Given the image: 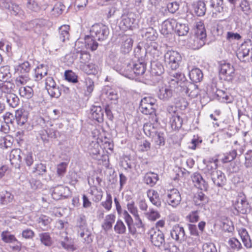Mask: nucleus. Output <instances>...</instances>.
<instances>
[{"label":"nucleus","instance_id":"09e8293b","mask_svg":"<svg viewBox=\"0 0 252 252\" xmlns=\"http://www.w3.org/2000/svg\"><path fill=\"white\" fill-rule=\"evenodd\" d=\"M160 47L158 44L154 41H152L150 43L149 46L147 49V51L154 56L158 57L160 54L159 49Z\"/></svg>","mask_w":252,"mask_h":252},{"label":"nucleus","instance_id":"4d7b16f0","mask_svg":"<svg viewBox=\"0 0 252 252\" xmlns=\"http://www.w3.org/2000/svg\"><path fill=\"white\" fill-rule=\"evenodd\" d=\"M65 78L70 82L76 83L78 82V76L71 70H66L64 72Z\"/></svg>","mask_w":252,"mask_h":252},{"label":"nucleus","instance_id":"4468645a","mask_svg":"<svg viewBox=\"0 0 252 252\" xmlns=\"http://www.w3.org/2000/svg\"><path fill=\"white\" fill-rule=\"evenodd\" d=\"M218 159H212L208 161L203 160V163L206 166L203 168V171L207 176H211L213 174L218 171Z\"/></svg>","mask_w":252,"mask_h":252},{"label":"nucleus","instance_id":"ddd939ff","mask_svg":"<svg viewBox=\"0 0 252 252\" xmlns=\"http://www.w3.org/2000/svg\"><path fill=\"white\" fill-rule=\"evenodd\" d=\"M170 235L173 239L180 243L186 239L184 228L179 224L173 226L170 231Z\"/></svg>","mask_w":252,"mask_h":252},{"label":"nucleus","instance_id":"3c124183","mask_svg":"<svg viewBox=\"0 0 252 252\" xmlns=\"http://www.w3.org/2000/svg\"><path fill=\"white\" fill-rule=\"evenodd\" d=\"M40 241L42 244L46 246H50L52 244V239L48 233L44 232L39 234Z\"/></svg>","mask_w":252,"mask_h":252},{"label":"nucleus","instance_id":"0e129e2a","mask_svg":"<svg viewBox=\"0 0 252 252\" xmlns=\"http://www.w3.org/2000/svg\"><path fill=\"white\" fill-rule=\"evenodd\" d=\"M241 36L238 33L232 32H228L226 34V39L229 42H233L235 40H239L241 38Z\"/></svg>","mask_w":252,"mask_h":252},{"label":"nucleus","instance_id":"13d9d810","mask_svg":"<svg viewBox=\"0 0 252 252\" xmlns=\"http://www.w3.org/2000/svg\"><path fill=\"white\" fill-rule=\"evenodd\" d=\"M211 6L218 12H221L223 10V0H211Z\"/></svg>","mask_w":252,"mask_h":252},{"label":"nucleus","instance_id":"69168bd1","mask_svg":"<svg viewBox=\"0 0 252 252\" xmlns=\"http://www.w3.org/2000/svg\"><path fill=\"white\" fill-rule=\"evenodd\" d=\"M46 171V165L41 163L36 164L32 170V172H36L39 175H43Z\"/></svg>","mask_w":252,"mask_h":252},{"label":"nucleus","instance_id":"39448f33","mask_svg":"<svg viewBox=\"0 0 252 252\" xmlns=\"http://www.w3.org/2000/svg\"><path fill=\"white\" fill-rule=\"evenodd\" d=\"M165 62L167 67L172 70L177 69L180 66L182 57L177 51H168L164 55Z\"/></svg>","mask_w":252,"mask_h":252},{"label":"nucleus","instance_id":"423d86ee","mask_svg":"<svg viewBox=\"0 0 252 252\" xmlns=\"http://www.w3.org/2000/svg\"><path fill=\"white\" fill-rule=\"evenodd\" d=\"M91 35L99 41L105 40L109 34V30L107 26L102 24H95L94 25L90 31Z\"/></svg>","mask_w":252,"mask_h":252},{"label":"nucleus","instance_id":"bb28decb","mask_svg":"<svg viewBox=\"0 0 252 252\" xmlns=\"http://www.w3.org/2000/svg\"><path fill=\"white\" fill-rule=\"evenodd\" d=\"M119 71L120 74L128 78L134 77L131 63L124 64L119 69Z\"/></svg>","mask_w":252,"mask_h":252},{"label":"nucleus","instance_id":"0eeeda50","mask_svg":"<svg viewBox=\"0 0 252 252\" xmlns=\"http://www.w3.org/2000/svg\"><path fill=\"white\" fill-rule=\"evenodd\" d=\"M155 98L151 96H146L143 98L140 104V110L145 115H152L155 112Z\"/></svg>","mask_w":252,"mask_h":252},{"label":"nucleus","instance_id":"f03ea898","mask_svg":"<svg viewBox=\"0 0 252 252\" xmlns=\"http://www.w3.org/2000/svg\"><path fill=\"white\" fill-rule=\"evenodd\" d=\"M194 34L189 41V46L197 50L202 47L205 43L206 32L203 21H196L194 24Z\"/></svg>","mask_w":252,"mask_h":252},{"label":"nucleus","instance_id":"ea45409f","mask_svg":"<svg viewBox=\"0 0 252 252\" xmlns=\"http://www.w3.org/2000/svg\"><path fill=\"white\" fill-rule=\"evenodd\" d=\"M19 93L21 96L29 99L33 96V91L31 87L22 86L19 89Z\"/></svg>","mask_w":252,"mask_h":252},{"label":"nucleus","instance_id":"a18cd8bd","mask_svg":"<svg viewBox=\"0 0 252 252\" xmlns=\"http://www.w3.org/2000/svg\"><path fill=\"white\" fill-rule=\"evenodd\" d=\"M78 234L83 239L84 242L89 244L93 241L92 233L88 228L80 232V230H78Z\"/></svg>","mask_w":252,"mask_h":252},{"label":"nucleus","instance_id":"f257e3e1","mask_svg":"<svg viewBox=\"0 0 252 252\" xmlns=\"http://www.w3.org/2000/svg\"><path fill=\"white\" fill-rule=\"evenodd\" d=\"M182 77H183V73L175 72L171 75L168 84H160L157 91V96L158 98L163 101H167L173 96V91L179 93L178 81Z\"/></svg>","mask_w":252,"mask_h":252},{"label":"nucleus","instance_id":"9b49d317","mask_svg":"<svg viewBox=\"0 0 252 252\" xmlns=\"http://www.w3.org/2000/svg\"><path fill=\"white\" fill-rule=\"evenodd\" d=\"M45 87L49 94L53 97L58 98L61 94L59 87L52 77H47L45 81Z\"/></svg>","mask_w":252,"mask_h":252},{"label":"nucleus","instance_id":"58836bf2","mask_svg":"<svg viewBox=\"0 0 252 252\" xmlns=\"http://www.w3.org/2000/svg\"><path fill=\"white\" fill-rule=\"evenodd\" d=\"M158 180V174L153 172L147 173L144 177L145 183L151 186H153L156 184Z\"/></svg>","mask_w":252,"mask_h":252},{"label":"nucleus","instance_id":"2f4dec72","mask_svg":"<svg viewBox=\"0 0 252 252\" xmlns=\"http://www.w3.org/2000/svg\"><path fill=\"white\" fill-rule=\"evenodd\" d=\"M239 233L244 246L248 249L252 248V242L247 230L245 229H240Z\"/></svg>","mask_w":252,"mask_h":252},{"label":"nucleus","instance_id":"4be33fe9","mask_svg":"<svg viewBox=\"0 0 252 252\" xmlns=\"http://www.w3.org/2000/svg\"><path fill=\"white\" fill-rule=\"evenodd\" d=\"M22 151L19 149H13L10 154L9 158L12 164H19L22 161Z\"/></svg>","mask_w":252,"mask_h":252},{"label":"nucleus","instance_id":"a19ab883","mask_svg":"<svg viewBox=\"0 0 252 252\" xmlns=\"http://www.w3.org/2000/svg\"><path fill=\"white\" fill-rule=\"evenodd\" d=\"M69 26L67 25H64L60 27L59 29L60 38L63 42L68 40Z\"/></svg>","mask_w":252,"mask_h":252},{"label":"nucleus","instance_id":"de8ad7c7","mask_svg":"<svg viewBox=\"0 0 252 252\" xmlns=\"http://www.w3.org/2000/svg\"><path fill=\"white\" fill-rule=\"evenodd\" d=\"M47 74V70L46 67L44 66L43 65H40L35 69L34 77L36 81H39Z\"/></svg>","mask_w":252,"mask_h":252},{"label":"nucleus","instance_id":"412c9836","mask_svg":"<svg viewBox=\"0 0 252 252\" xmlns=\"http://www.w3.org/2000/svg\"><path fill=\"white\" fill-rule=\"evenodd\" d=\"M79 68L87 74H96L99 71V67L94 63L80 64Z\"/></svg>","mask_w":252,"mask_h":252},{"label":"nucleus","instance_id":"864d4df0","mask_svg":"<svg viewBox=\"0 0 252 252\" xmlns=\"http://www.w3.org/2000/svg\"><path fill=\"white\" fill-rule=\"evenodd\" d=\"M67 165V163L63 162L57 165V174L58 177L62 178L64 175L66 171Z\"/></svg>","mask_w":252,"mask_h":252},{"label":"nucleus","instance_id":"6ab92c4d","mask_svg":"<svg viewBox=\"0 0 252 252\" xmlns=\"http://www.w3.org/2000/svg\"><path fill=\"white\" fill-rule=\"evenodd\" d=\"M133 40L127 35H124L122 38L121 51L124 54L129 53L132 49Z\"/></svg>","mask_w":252,"mask_h":252},{"label":"nucleus","instance_id":"052dcab7","mask_svg":"<svg viewBox=\"0 0 252 252\" xmlns=\"http://www.w3.org/2000/svg\"><path fill=\"white\" fill-rule=\"evenodd\" d=\"M30 80L28 74L19 75L15 79V84L17 86L25 85Z\"/></svg>","mask_w":252,"mask_h":252},{"label":"nucleus","instance_id":"5701e85b","mask_svg":"<svg viewBox=\"0 0 252 252\" xmlns=\"http://www.w3.org/2000/svg\"><path fill=\"white\" fill-rule=\"evenodd\" d=\"M203 76L202 71L198 68H192L189 73V78L194 83L200 82Z\"/></svg>","mask_w":252,"mask_h":252},{"label":"nucleus","instance_id":"72a5a7b5","mask_svg":"<svg viewBox=\"0 0 252 252\" xmlns=\"http://www.w3.org/2000/svg\"><path fill=\"white\" fill-rule=\"evenodd\" d=\"M142 36L147 40L151 41V42L155 41L158 36L157 32L152 28H149L143 32Z\"/></svg>","mask_w":252,"mask_h":252},{"label":"nucleus","instance_id":"a211bd4d","mask_svg":"<svg viewBox=\"0 0 252 252\" xmlns=\"http://www.w3.org/2000/svg\"><path fill=\"white\" fill-rule=\"evenodd\" d=\"M69 191V189L63 186L60 185L54 188L52 192V198L55 200H59L62 197H66V192Z\"/></svg>","mask_w":252,"mask_h":252},{"label":"nucleus","instance_id":"9d476101","mask_svg":"<svg viewBox=\"0 0 252 252\" xmlns=\"http://www.w3.org/2000/svg\"><path fill=\"white\" fill-rule=\"evenodd\" d=\"M151 243L156 247H159L164 244V236L159 229H151L149 232Z\"/></svg>","mask_w":252,"mask_h":252},{"label":"nucleus","instance_id":"aec40b11","mask_svg":"<svg viewBox=\"0 0 252 252\" xmlns=\"http://www.w3.org/2000/svg\"><path fill=\"white\" fill-rule=\"evenodd\" d=\"M213 183L218 187H222L225 182L224 174L220 170H218L210 176Z\"/></svg>","mask_w":252,"mask_h":252},{"label":"nucleus","instance_id":"7c9ffc66","mask_svg":"<svg viewBox=\"0 0 252 252\" xmlns=\"http://www.w3.org/2000/svg\"><path fill=\"white\" fill-rule=\"evenodd\" d=\"M251 50L247 44H242L237 54V57L241 61L245 62L246 60L245 58L247 57Z\"/></svg>","mask_w":252,"mask_h":252},{"label":"nucleus","instance_id":"e433bc0d","mask_svg":"<svg viewBox=\"0 0 252 252\" xmlns=\"http://www.w3.org/2000/svg\"><path fill=\"white\" fill-rule=\"evenodd\" d=\"M15 69L19 74H28L31 70V65L28 62H25L16 66Z\"/></svg>","mask_w":252,"mask_h":252},{"label":"nucleus","instance_id":"a878e982","mask_svg":"<svg viewBox=\"0 0 252 252\" xmlns=\"http://www.w3.org/2000/svg\"><path fill=\"white\" fill-rule=\"evenodd\" d=\"M92 118L98 122L103 121V112L100 106H94L91 109Z\"/></svg>","mask_w":252,"mask_h":252},{"label":"nucleus","instance_id":"6e6d98bb","mask_svg":"<svg viewBox=\"0 0 252 252\" xmlns=\"http://www.w3.org/2000/svg\"><path fill=\"white\" fill-rule=\"evenodd\" d=\"M115 232L119 234L125 233L126 227L121 220H118L114 227Z\"/></svg>","mask_w":252,"mask_h":252},{"label":"nucleus","instance_id":"49530a36","mask_svg":"<svg viewBox=\"0 0 252 252\" xmlns=\"http://www.w3.org/2000/svg\"><path fill=\"white\" fill-rule=\"evenodd\" d=\"M100 146L96 140L92 141L88 146V152L90 155H97L99 153Z\"/></svg>","mask_w":252,"mask_h":252},{"label":"nucleus","instance_id":"2eb2a0df","mask_svg":"<svg viewBox=\"0 0 252 252\" xmlns=\"http://www.w3.org/2000/svg\"><path fill=\"white\" fill-rule=\"evenodd\" d=\"M194 185L201 190H207V183L203 179L201 174L198 172L194 173L191 176Z\"/></svg>","mask_w":252,"mask_h":252},{"label":"nucleus","instance_id":"6e6552de","mask_svg":"<svg viewBox=\"0 0 252 252\" xmlns=\"http://www.w3.org/2000/svg\"><path fill=\"white\" fill-rule=\"evenodd\" d=\"M164 198L166 199L167 203L173 207H176L178 206L181 201L180 193L176 189L168 190Z\"/></svg>","mask_w":252,"mask_h":252},{"label":"nucleus","instance_id":"4c0bfd02","mask_svg":"<svg viewBox=\"0 0 252 252\" xmlns=\"http://www.w3.org/2000/svg\"><path fill=\"white\" fill-rule=\"evenodd\" d=\"M3 99H6V101L8 105L12 107H16L19 103V98L17 96L13 93H10L7 95H5Z\"/></svg>","mask_w":252,"mask_h":252},{"label":"nucleus","instance_id":"473e14b6","mask_svg":"<svg viewBox=\"0 0 252 252\" xmlns=\"http://www.w3.org/2000/svg\"><path fill=\"white\" fill-rule=\"evenodd\" d=\"M17 123L20 126H23L27 121L28 117L26 112L22 110H17L15 115Z\"/></svg>","mask_w":252,"mask_h":252},{"label":"nucleus","instance_id":"f8f14e48","mask_svg":"<svg viewBox=\"0 0 252 252\" xmlns=\"http://www.w3.org/2000/svg\"><path fill=\"white\" fill-rule=\"evenodd\" d=\"M136 26L135 19L132 14L122 16V20L120 23V27L122 30H133L136 28Z\"/></svg>","mask_w":252,"mask_h":252},{"label":"nucleus","instance_id":"f704fd0d","mask_svg":"<svg viewBox=\"0 0 252 252\" xmlns=\"http://www.w3.org/2000/svg\"><path fill=\"white\" fill-rule=\"evenodd\" d=\"M14 87V84L11 82H5L0 83V90L3 94V97L10 93H12V91Z\"/></svg>","mask_w":252,"mask_h":252},{"label":"nucleus","instance_id":"393cba45","mask_svg":"<svg viewBox=\"0 0 252 252\" xmlns=\"http://www.w3.org/2000/svg\"><path fill=\"white\" fill-rule=\"evenodd\" d=\"M147 195L152 203L157 207H160L161 204L158 192L153 189L149 190Z\"/></svg>","mask_w":252,"mask_h":252},{"label":"nucleus","instance_id":"37998d69","mask_svg":"<svg viewBox=\"0 0 252 252\" xmlns=\"http://www.w3.org/2000/svg\"><path fill=\"white\" fill-rule=\"evenodd\" d=\"M206 10L205 4L203 1H199L194 4V11L197 16H203L205 14Z\"/></svg>","mask_w":252,"mask_h":252},{"label":"nucleus","instance_id":"c03bdc74","mask_svg":"<svg viewBox=\"0 0 252 252\" xmlns=\"http://www.w3.org/2000/svg\"><path fill=\"white\" fill-rule=\"evenodd\" d=\"M175 31L179 36L186 35L189 30V28L185 24H182L176 21L175 24Z\"/></svg>","mask_w":252,"mask_h":252},{"label":"nucleus","instance_id":"338daca9","mask_svg":"<svg viewBox=\"0 0 252 252\" xmlns=\"http://www.w3.org/2000/svg\"><path fill=\"white\" fill-rule=\"evenodd\" d=\"M13 199V196L7 191H6L3 195L0 196V201L2 204H6L11 202Z\"/></svg>","mask_w":252,"mask_h":252},{"label":"nucleus","instance_id":"c756f323","mask_svg":"<svg viewBox=\"0 0 252 252\" xmlns=\"http://www.w3.org/2000/svg\"><path fill=\"white\" fill-rule=\"evenodd\" d=\"M115 215L112 214L105 216L104 222L102 224V227L105 231L112 228V225L115 220Z\"/></svg>","mask_w":252,"mask_h":252},{"label":"nucleus","instance_id":"e2e57ef3","mask_svg":"<svg viewBox=\"0 0 252 252\" xmlns=\"http://www.w3.org/2000/svg\"><path fill=\"white\" fill-rule=\"evenodd\" d=\"M102 206L107 210L110 211L112 208V198L109 193H107L106 200L101 203Z\"/></svg>","mask_w":252,"mask_h":252},{"label":"nucleus","instance_id":"1a4fd4ad","mask_svg":"<svg viewBox=\"0 0 252 252\" xmlns=\"http://www.w3.org/2000/svg\"><path fill=\"white\" fill-rule=\"evenodd\" d=\"M233 205L238 212L243 214H246L249 210V204L246 197L242 193L238 194L233 201Z\"/></svg>","mask_w":252,"mask_h":252},{"label":"nucleus","instance_id":"cd10ccee","mask_svg":"<svg viewBox=\"0 0 252 252\" xmlns=\"http://www.w3.org/2000/svg\"><path fill=\"white\" fill-rule=\"evenodd\" d=\"M183 119L179 113L171 117L169 123L172 129L176 130L180 128L183 124Z\"/></svg>","mask_w":252,"mask_h":252},{"label":"nucleus","instance_id":"7ed1b4c3","mask_svg":"<svg viewBox=\"0 0 252 252\" xmlns=\"http://www.w3.org/2000/svg\"><path fill=\"white\" fill-rule=\"evenodd\" d=\"M146 52L137 47L134 50L135 57L137 59L135 63L131 62L133 69V74L136 76L143 75L146 70L145 57Z\"/></svg>","mask_w":252,"mask_h":252},{"label":"nucleus","instance_id":"79ce46f5","mask_svg":"<svg viewBox=\"0 0 252 252\" xmlns=\"http://www.w3.org/2000/svg\"><path fill=\"white\" fill-rule=\"evenodd\" d=\"M91 35H87L85 38V46L87 49L92 51L95 50L98 47V43L94 40Z\"/></svg>","mask_w":252,"mask_h":252},{"label":"nucleus","instance_id":"bf43d9fd","mask_svg":"<svg viewBox=\"0 0 252 252\" xmlns=\"http://www.w3.org/2000/svg\"><path fill=\"white\" fill-rule=\"evenodd\" d=\"M196 204L198 205H203L208 201L207 196L202 192H199L194 197Z\"/></svg>","mask_w":252,"mask_h":252},{"label":"nucleus","instance_id":"dca6fc26","mask_svg":"<svg viewBox=\"0 0 252 252\" xmlns=\"http://www.w3.org/2000/svg\"><path fill=\"white\" fill-rule=\"evenodd\" d=\"M235 69L230 63H223L220 65V74L226 76V79L231 80L234 76Z\"/></svg>","mask_w":252,"mask_h":252},{"label":"nucleus","instance_id":"f3484780","mask_svg":"<svg viewBox=\"0 0 252 252\" xmlns=\"http://www.w3.org/2000/svg\"><path fill=\"white\" fill-rule=\"evenodd\" d=\"M176 24V20L173 19L165 20L161 25L160 32L163 35L171 33Z\"/></svg>","mask_w":252,"mask_h":252},{"label":"nucleus","instance_id":"774afa93","mask_svg":"<svg viewBox=\"0 0 252 252\" xmlns=\"http://www.w3.org/2000/svg\"><path fill=\"white\" fill-rule=\"evenodd\" d=\"M203 252H217V249L214 244L212 243H206L202 246Z\"/></svg>","mask_w":252,"mask_h":252},{"label":"nucleus","instance_id":"c9c22d12","mask_svg":"<svg viewBox=\"0 0 252 252\" xmlns=\"http://www.w3.org/2000/svg\"><path fill=\"white\" fill-rule=\"evenodd\" d=\"M11 76L8 66H3L0 68V81L2 82H9Z\"/></svg>","mask_w":252,"mask_h":252},{"label":"nucleus","instance_id":"603ef678","mask_svg":"<svg viewBox=\"0 0 252 252\" xmlns=\"http://www.w3.org/2000/svg\"><path fill=\"white\" fill-rule=\"evenodd\" d=\"M144 214L148 220L152 221H155L160 217L159 213L154 209H149V210Z\"/></svg>","mask_w":252,"mask_h":252},{"label":"nucleus","instance_id":"20e7f679","mask_svg":"<svg viewBox=\"0 0 252 252\" xmlns=\"http://www.w3.org/2000/svg\"><path fill=\"white\" fill-rule=\"evenodd\" d=\"M179 79L178 92L186 94L190 98H194L199 94V89L197 86L194 83L187 82L183 74V77Z\"/></svg>","mask_w":252,"mask_h":252},{"label":"nucleus","instance_id":"b1692460","mask_svg":"<svg viewBox=\"0 0 252 252\" xmlns=\"http://www.w3.org/2000/svg\"><path fill=\"white\" fill-rule=\"evenodd\" d=\"M151 73L155 75H160L164 73V69L162 63L157 61L151 62Z\"/></svg>","mask_w":252,"mask_h":252},{"label":"nucleus","instance_id":"5fc2aeb1","mask_svg":"<svg viewBox=\"0 0 252 252\" xmlns=\"http://www.w3.org/2000/svg\"><path fill=\"white\" fill-rule=\"evenodd\" d=\"M1 236L2 240L5 243H11L17 241L15 237L7 231H3L1 233Z\"/></svg>","mask_w":252,"mask_h":252},{"label":"nucleus","instance_id":"8fccbe9b","mask_svg":"<svg viewBox=\"0 0 252 252\" xmlns=\"http://www.w3.org/2000/svg\"><path fill=\"white\" fill-rule=\"evenodd\" d=\"M76 227L78 228L77 231L80 230V232L88 228L85 216L80 215L77 219Z\"/></svg>","mask_w":252,"mask_h":252},{"label":"nucleus","instance_id":"680f3d73","mask_svg":"<svg viewBox=\"0 0 252 252\" xmlns=\"http://www.w3.org/2000/svg\"><path fill=\"white\" fill-rule=\"evenodd\" d=\"M245 158V166L247 168H252V150H249L246 153Z\"/></svg>","mask_w":252,"mask_h":252},{"label":"nucleus","instance_id":"c85d7f7f","mask_svg":"<svg viewBox=\"0 0 252 252\" xmlns=\"http://www.w3.org/2000/svg\"><path fill=\"white\" fill-rule=\"evenodd\" d=\"M153 140L154 141L156 148H159L161 146L165 145V137L163 132L157 131L153 136Z\"/></svg>","mask_w":252,"mask_h":252}]
</instances>
